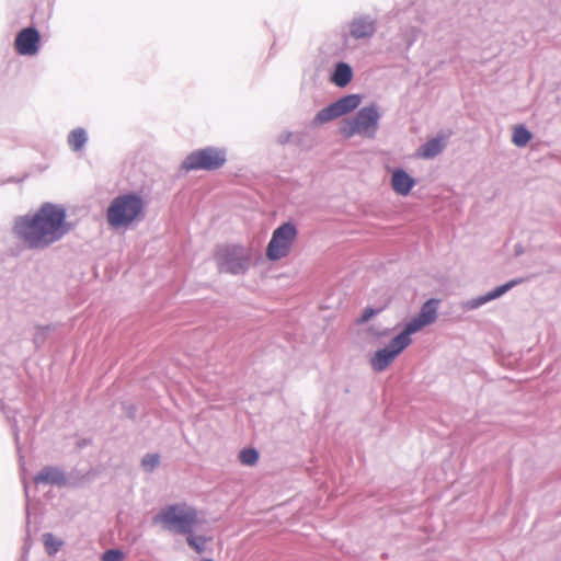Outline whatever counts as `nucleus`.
Instances as JSON below:
<instances>
[{
  "label": "nucleus",
  "instance_id": "nucleus-4",
  "mask_svg": "<svg viewBox=\"0 0 561 561\" xmlns=\"http://www.w3.org/2000/svg\"><path fill=\"white\" fill-rule=\"evenodd\" d=\"M378 16L370 12H355L342 26L340 37L345 50L368 44L377 34Z\"/></svg>",
  "mask_w": 561,
  "mask_h": 561
},
{
  "label": "nucleus",
  "instance_id": "nucleus-3",
  "mask_svg": "<svg viewBox=\"0 0 561 561\" xmlns=\"http://www.w3.org/2000/svg\"><path fill=\"white\" fill-rule=\"evenodd\" d=\"M145 201L135 192L117 195L106 209V221L110 227L118 229L128 227L145 217Z\"/></svg>",
  "mask_w": 561,
  "mask_h": 561
},
{
  "label": "nucleus",
  "instance_id": "nucleus-27",
  "mask_svg": "<svg viewBox=\"0 0 561 561\" xmlns=\"http://www.w3.org/2000/svg\"><path fill=\"white\" fill-rule=\"evenodd\" d=\"M291 136L293 134L290 131H283L282 134H279L277 142L280 145H285L290 140Z\"/></svg>",
  "mask_w": 561,
  "mask_h": 561
},
{
  "label": "nucleus",
  "instance_id": "nucleus-12",
  "mask_svg": "<svg viewBox=\"0 0 561 561\" xmlns=\"http://www.w3.org/2000/svg\"><path fill=\"white\" fill-rule=\"evenodd\" d=\"M519 283H520V279H512L503 285L495 287L494 289L488 291L484 295H481V296H478V297H474V298L463 301L461 304V308L465 311H471V310L479 309L483 305L502 297L503 295H505L507 291H510L512 288H514Z\"/></svg>",
  "mask_w": 561,
  "mask_h": 561
},
{
  "label": "nucleus",
  "instance_id": "nucleus-28",
  "mask_svg": "<svg viewBox=\"0 0 561 561\" xmlns=\"http://www.w3.org/2000/svg\"><path fill=\"white\" fill-rule=\"evenodd\" d=\"M12 431H13V434H14L15 444L19 447V431H18V427H16V422H14V424L12 425Z\"/></svg>",
  "mask_w": 561,
  "mask_h": 561
},
{
  "label": "nucleus",
  "instance_id": "nucleus-23",
  "mask_svg": "<svg viewBox=\"0 0 561 561\" xmlns=\"http://www.w3.org/2000/svg\"><path fill=\"white\" fill-rule=\"evenodd\" d=\"M54 329H55V325H51V324L44 325V327H39V325L36 327V331H35L34 339H33L35 345L36 346L42 345L45 342L48 333L50 331H53Z\"/></svg>",
  "mask_w": 561,
  "mask_h": 561
},
{
  "label": "nucleus",
  "instance_id": "nucleus-7",
  "mask_svg": "<svg viewBox=\"0 0 561 561\" xmlns=\"http://www.w3.org/2000/svg\"><path fill=\"white\" fill-rule=\"evenodd\" d=\"M227 162V149L208 146L186 156L181 168L186 172L194 170L216 171Z\"/></svg>",
  "mask_w": 561,
  "mask_h": 561
},
{
  "label": "nucleus",
  "instance_id": "nucleus-10",
  "mask_svg": "<svg viewBox=\"0 0 561 561\" xmlns=\"http://www.w3.org/2000/svg\"><path fill=\"white\" fill-rule=\"evenodd\" d=\"M360 101L362 99L358 94L343 95L324 108L320 110L314 116L312 124L314 126H320L340 116L348 114L359 106Z\"/></svg>",
  "mask_w": 561,
  "mask_h": 561
},
{
  "label": "nucleus",
  "instance_id": "nucleus-11",
  "mask_svg": "<svg viewBox=\"0 0 561 561\" xmlns=\"http://www.w3.org/2000/svg\"><path fill=\"white\" fill-rule=\"evenodd\" d=\"M41 34L34 26L22 28L15 36L14 48L21 56H34L38 53Z\"/></svg>",
  "mask_w": 561,
  "mask_h": 561
},
{
  "label": "nucleus",
  "instance_id": "nucleus-5",
  "mask_svg": "<svg viewBox=\"0 0 561 561\" xmlns=\"http://www.w3.org/2000/svg\"><path fill=\"white\" fill-rule=\"evenodd\" d=\"M197 518L196 508L186 503H175L162 507L154 515L153 523L161 524L169 531L185 535L193 533Z\"/></svg>",
  "mask_w": 561,
  "mask_h": 561
},
{
  "label": "nucleus",
  "instance_id": "nucleus-8",
  "mask_svg": "<svg viewBox=\"0 0 561 561\" xmlns=\"http://www.w3.org/2000/svg\"><path fill=\"white\" fill-rule=\"evenodd\" d=\"M380 117L377 105L364 106L357 111L354 117L346 121L343 133L348 138L355 135L374 138L379 128Z\"/></svg>",
  "mask_w": 561,
  "mask_h": 561
},
{
  "label": "nucleus",
  "instance_id": "nucleus-1",
  "mask_svg": "<svg viewBox=\"0 0 561 561\" xmlns=\"http://www.w3.org/2000/svg\"><path fill=\"white\" fill-rule=\"evenodd\" d=\"M72 230L62 205L43 203L34 213L14 218L12 233L28 250H45L62 240Z\"/></svg>",
  "mask_w": 561,
  "mask_h": 561
},
{
  "label": "nucleus",
  "instance_id": "nucleus-25",
  "mask_svg": "<svg viewBox=\"0 0 561 561\" xmlns=\"http://www.w3.org/2000/svg\"><path fill=\"white\" fill-rule=\"evenodd\" d=\"M420 34V28L412 26L404 33V41L407 43L408 48H410L417 39Z\"/></svg>",
  "mask_w": 561,
  "mask_h": 561
},
{
  "label": "nucleus",
  "instance_id": "nucleus-9",
  "mask_svg": "<svg viewBox=\"0 0 561 561\" xmlns=\"http://www.w3.org/2000/svg\"><path fill=\"white\" fill-rule=\"evenodd\" d=\"M298 236L296 226L290 222H284L272 233V238L266 248V257L270 261H278L287 256Z\"/></svg>",
  "mask_w": 561,
  "mask_h": 561
},
{
  "label": "nucleus",
  "instance_id": "nucleus-6",
  "mask_svg": "<svg viewBox=\"0 0 561 561\" xmlns=\"http://www.w3.org/2000/svg\"><path fill=\"white\" fill-rule=\"evenodd\" d=\"M215 259L220 272L241 275L251 265V250L238 244L220 245L217 248Z\"/></svg>",
  "mask_w": 561,
  "mask_h": 561
},
{
  "label": "nucleus",
  "instance_id": "nucleus-19",
  "mask_svg": "<svg viewBox=\"0 0 561 561\" xmlns=\"http://www.w3.org/2000/svg\"><path fill=\"white\" fill-rule=\"evenodd\" d=\"M531 139V133L524 126L518 125L513 130V142L517 147L526 146Z\"/></svg>",
  "mask_w": 561,
  "mask_h": 561
},
{
  "label": "nucleus",
  "instance_id": "nucleus-14",
  "mask_svg": "<svg viewBox=\"0 0 561 561\" xmlns=\"http://www.w3.org/2000/svg\"><path fill=\"white\" fill-rule=\"evenodd\" d=\"M415 185V180L403 169L398 168L391 174V187L401 195L407 196L410 194Z\"/></svg>",
  "mask_w": 561,
  "mask_h": 561
},
{
  "label": "nucleus",
  "instance_id": "nucleus-18",
  "mask_svg": "<svg viewBox=\"0 0 561 561\" xmlns=\"http://www.w3.org/2000/svg\"><path fill=\"white\" fill-rule=\"evenodd\" d=\"M42 539L48 556H55L64 546V540L51 533H45Z\"/></svg>",
  "mask_w": 561,
  "mask_h": 561
},
{
  "label": "nucleus",
  "instance_id": "nucleus-20",
  "mask_svg": "<svg viewBox=\"0 0 561 561\" xmlns=\"http://www.w3.org/2000/svg\"><path fill=\"white\" fill-rule=\"evenodd\" d=\"M239 459L244 466H254L259 460V451L252 447L243 448L239 453Z\"/></svg>",
  "mask_w": 561,
  "mask_h": 561
},
{
  "label": "nucleus",
  "instance_id": "nucleus-13",
  "mask_svg": "<svg viewBox=\"0 0 561 561\" xmlns=\"http://www.w3.org/2000/svg\"><path fill=\"white\" fill-rule=\"evenodd\" d=\"M68 480L66 473L57 467L46 466L35 477V484L55 485L58 488L65 486Z\"/></svg>",
  "mask_w": 561,
  "mask_h": 561
},
{
  "label": "nucleus",
  "instance_id": "nucleus-22",
  "mask_svg": "<svg viewBox=\"0 0 561 561\" xmlns=\"http://www.w3.org/2000/svg\"><path fill=\"white\" fill-rule=\"evenodd\" d=\"M160 465L159 454H146L141 459V467L147 472H152Z\"/></svg>",
  "mask_w": 561,
  "mask_h": 561
},
{
  "label": "nucleus",
  "instance_id": "nucleus-15",
  "mask_svg": "<svg viewBox=\"0 0 561 561\" xmlns=\"http://www.w3.org/2000/svg\"><path fill=\"white\" fill-rule=\"evenodd\" d=\"M354 77L352 66L346 61H337L334 64L330 72V82L337 88H345L350 84Z\"/></svg>",
  "mask_w": 561,
  "mask_h": 561
},
{
  "label": "nucleus",
  "instance_id": "nucleus-24",
  "mask_svg": "<svg viewBox=\"0 0 561 561\" xmlns=\"http://www.w3.org/2000/svg\"><path fill=\"white\" fill-rule=\"evenodd\" d=\"M124 553L119 549H108L102 556V561H123Z\"/></svg>",
  "mask_w": 561,
  "mask_h": 561
},
{
  "label": "nucleus",
  "instance_id": "nucleus-2",
  "mask_svg": "<svg viewBox=\"0 0 561 561\" xmlns=\"http://www.w3.org/2000/svg\"><path fill=\"white\" fill-rule=\"evenodd\" d=\"M439 300L427 299L419 313L405 323L403 330L396 335L383 348H379L370 358L374 371L381 373L411 344V335L434 323L437 319Z\"/></svg>",
  "mask_w": 561,
  "mask_h": 561
},
{
  "label": "nucleus",
  "instance_id": "nucleus-17",
  "mask_svg": "<svg viewBox=\"0 0 561 561\" xmlns=\"http://www.w3.org/2000/svg\"><path fill=\"white\" fill-rule=\"evenodd\" d=\"M444 149L443 139L439 137L432 138L423 144L420 148V156L424 159H433Z\"/></svg>",
  "mask_w": 561,
  "mask_h": 561
},
{
  "label": "nucleus",
  "instance_id": "nucleus-21",
  "mask_svg": "<svg viewBox=\"0 0 561 561\" xmlns=\"http://www.w3.org/2000/svg\"><path fill=\"white\" fill-rule=\"evenodd\" d=\"M187 545L197 553L205 551L206 538L204 536H196L193 533L185 534Z\"/></svg>",
  "mask_w": 561,
  "mask_h": 561
},
{
  "label": "nucleus",
  "instance_id": "nucleus-16",
  "mask_svg": "<svg viewBox=\"0 0 561 561\" xmlns=\"http://www.w3.org/2000/svg\"><path fill=\"white\" fill-rule=\"evenodd\" d=\"M88 140L89 135L83 127H76L71 129L67 136V145L75 153L82 151L87 146Z\"/></svg>",
  "mask_w": 561,
  "mask_h": 561
},
{
  "label": "nucleus",
  "instance_id": "nucleus-26",
  "mask_svg": "<svg viewBox=\"0 0 561 561\" xmlns=\"http://www.w3.org/2000/svg\"><path fill=\"white\" fill-rule=\"evenodd\" d=\"M380 309H375L373 307H367L364 309L362 316L357 320L359 324L368 322L373 317L378 314Z\"/></svg>",
  "mask_w": 561,
  "mask_h": 561
}]
</instances>
